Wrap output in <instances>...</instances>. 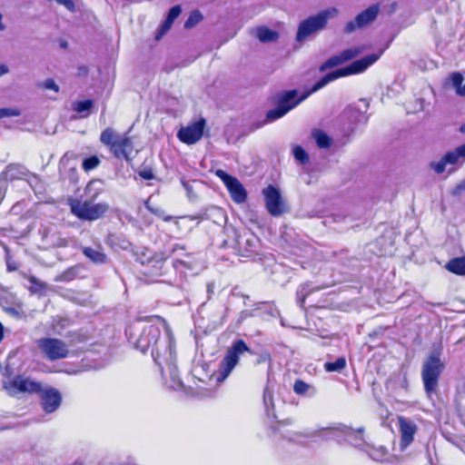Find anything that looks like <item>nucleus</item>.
I'll use <instances>...</instances> for the list:
<instances>
[{
	"instance_id": "393cba45",
	"label": "nucleus",
	"mask_w": 465,
	"mask_h": 465,
	"mask_svg": "<svg viewBox=\"0 0 465 465\" xmlns=\"http://www.w3.org/2000/svg\"><path fill=\"white\" fill-rule=\"evenodd\" d=\"M312 136L320 148H328L331 145L330 137L321 130H315Z\"/></svg>"
},
{
	"instance_id": "f8f14e48",
	"label": "nucleus",
	"mask_w": 465,
	"mask_h": 465,
	"mask_svg": "<svg viewBox=\"0 0 465 465\" xmlns=\"http://www.w3.org/2000/svg\"><path fill=\"white\" fill-rule=\"evenodd\" d=\"M262 193L268 212L273 216H279L286 212L284 201L280 191L272 185L263 189Z\"/></svg>"
},
{
	"instance_id": "f3484780",
	"label": "nucleus",
	"mask_w": 465,
	"mask_h": 465,
	"mask_svg": "<svg viewBox=\"0 0 465 465\" xmlns=\"http://www.w3.org/2000/svg\"><path fill=\"white\" fill-rule=\"evenodd\" d=\"M399 426L401 431L400 446L401 450H404L413 441L417 426L414 421L404 417H399Z\"/></svg>"
},
{
	"instance_id": "4be33fe9",
	"label": "nucleus",
	"mask_w": 465,
	"mask_h": 465,
	"mask_svg": "<svg viewBox=\"0 0 465 465\" xmlns=\"http://www.w3.org/2000/svg\"><path fill=\"white\" fill-rule=\"evenodd\" d=\"M445 268L457 275H465V256L457 257L450 260Z\"/></svg>"
},
{
	"instance_id": "ddd939ff",
	"label": "nucleus",
	"mask_w": 465,
	"mask_h": 465,
	"mask_svg": "<svg viewBox=\"0 0 465 465\" xmlns=\"http://www.w3.org/2000/svg\"><path fill=\"white\" fill-rule=\"evenodd\" d=\"M465 161V148L460 145L445 153L438 162H431L430 168L438 174L445 172L448 165L462 163Z\"/></svg>"
},
{
	"instance_id": "4468645a",
	"label": "nucleus",
	"mask_w": 465,
	"mask_h": 465,
	"mask_svg": "<svg viewBox=\"0 0 465 465\" xmlns=\"http://www.w3.org/2000/svg\"><path fill=\"white\" fill-rule=\"evenodd\" d=\"M379 11H380V8H379L378 5H371L366 10L360 13L355 17L354 20H351L345 25V27H344L345 33L351 34L357 29L363 28L364 26L370 25L376 19L378 14H379Z\"/></svg>"
},
{
	"instance_id": "c85d7f7f",
	"label": "nucleus",
	"mask_w": 465,
	"mask_h": 465,
	"mask_svg": "<svg viewBox=\"0 0 465 465\" xmlns=\"http://www.w3.org/2000/svg\"><path fill=\"white\" fill-rule=\"evenodd\" d=\"M342 63H344V61H343L341 54L338 55H334V56L331 57L330 59H328L325 63H323L320 66V71L323 72V71L327 70L328 68L337 66Z\"/></svg>"
},
{
	"instance_id": "0eeeda50",
	"label": "nucleus",
	"mask_w": 465,
	"mask_h": 465,
	"mask_svg": "<svg viewBox=\"0 0 465 465\" xmlns=\"http://www.w3.org/2000/svg\"><path fill=\"white\" fill-rule=\"evenodd\" d=\"M36 344L45 358L49 361L64 359L69 355L67 344L56 338H42Z\"/></svg>"
},
{
	"instance_id": "4c0bfd02",
	"label": "nucleus",
	"mask_w": 465,
	"mask_h": 465,
	"mask_svg": "<svg viewBox=\"0 0 465 465\" xmlns=\"http://www.w3.org/2000/svg\"><path fill=\"white\" fill-rule=\"evenodd\" d=\"M462 191H465V180L461 181L455 186V188L452 190V194L459 195Z\"/></svg>"
},
{
	"instance_id": "9d476101",
	"label": "nucleus",
	"mask_w": 465,
	"mask_h": 465,
	"mask_svg": "<svg viewBox=\"0 0 465 465\" xmlns=\"http://www.w3.org/2000/svg\"><path fill=\"white\" fill-rule=\"evenodd\" d=\"M215 174L223 182L235 203H242L246 200V191L237 178L220 169L215 171Z\"/></svg>"
},
{
	"instance_id": "cd10ccee",
	"label": "nucleus",
	"mask_w": 465,
	"mask_h": 465,
	"mask_svg": "<svg viewBox=\"0 0 465 465\" xmlns=\"http://www.w3.org/2000/svg\"><path fill=\"white\" fill-rule=\"evenodd\" d=\"M94 103L92 100L80 101L74 104V110L83 116H87L89 110L92 108Z\"/></svg>"
},
{
	"instance_id": "a19ab883",
	"label": "nucleus",
	"mask_w": 465,
	"mask_h": 465,
	"mask_svg": "<svg viewBox=\"0 0 465 465\" xmlns=\"http://www.w3.org/2000/svg\"><path fill=\"white\" fill-rule=\"evenodd\" d=\"M140 176L143 177L145 180H151L153 178V174L151 171H142L140 172Z\"/></svg>"
},
{
	"instance_id": "ea45409f",
	"label": "nucleus",
	"mask_w": 465,
	"mask_h": 465,
	"mask_svg": "<svg viewBox=\"0 0 465 465\" xmlns=\"http://www.w3.org/2000/svg\"><path fill=\"white\" fill-rule=\"evenodd\" d=\"M263 401L266 406L272 403V393L265 390L263 393Z\"/></svg>"
},
{
	"instance_id": "423d86ee",
	"label": "nucleus",
	"mask_w": 465,
	"mask_h": 465,
	"mask_svg": "<svg viewBox=\"0 0 465 465\" xmlns=\"http://www.w3.org/2000/svg\"><path fill=\"white\" fill-rule=\"evenodd\" d=\"M247 351H250V349L242 340L234 341L232 346L227 349L223 359L219 364L221 377H219L218 380H225L238 364L240 357Z\"/></svg>"
},
{
	"instance_id": "c03bdc74",
	"label": "nucleus",
	"mask_w": 465,
	"mask_h": 465,
	"mask_svg": "<svg viewBox=\"0 0 465 465\" xmlns=\"http://www.w3.org/2000/svg\"><path fill=\"white\" fill-rule=\"evenodd\" d=\"M3 15L0 14V31H4L5 29V25L2 22Z\"/></svg>"
},
{
	"instance_id": "bb28decb",
	"label": "nucleus",
	"mask_w": 465,
	"mask_h": 465,
	"mask_svg": "<svg viewBox=\"0 0 465 465\" xmlns=\"http://www.w3.org/2000/svg\"><path fill=\"white\" fill-rule=\"evenodd\" d=\"M144 204L149 212L157 215L158 217H161L163 221L170 222L173 219V216L165 215V213L162 208L152 205L151 198H149Z\"/></svg>"
},
{
	"instance_id": "6ab92c4d",
	"label": "nucleus",
	"mask_w": 465,
	"mask_h": 465,
	"mask_svg": "<svg viewBox=\"0 0 465 465\" xmlns=\"http://www.w3.org/2000/svg\"><path fill=\"white\" fill-rule=\"evenodd\" d=\"M181 12L182 8L180 5H174L169 10L167 17L164 23L162 25L160 31L156 35V40H159L163 35H165L169 31L174 20L180 15Z\"/></svg>"
},
{
	"instance_id": "49530a36",
	"label": "nucleus",
	"mask_w": 465,
	"mask_h": 465,
	"mask_svg": "<svg viewBox=\"0 0 465 465\" xmlns=\"http://www.w3.org/2000/svg\"><path fill=\"white\" fill-rule=\"evenodd\" d=\"M177 249L183 250V247L175 246V247H173V251L175 252Z\"/></svg>"
},
{
	"instance_id": "09e8293b",
	"label": "nucleus",
	"mask_w": 465,
	"mask_h": 465,
	"mask_svg": "<svg viewBox=\"0 0 465 465\" xmlns=\"http://www.w3.org/2000/svg\"><path fill=\"white\" fill-rule=\"evenodd\" d=\"M462 146L465 148V144H462Z\"/></svg>"
},
{
	"instance_id": "58836bf2",
	"label": "nucleus",
	"mask_w": 465,
	"mask_h": 465,
	"mask_svg": "<svg viewBox=\"0 0 465 465\" xmlns=\"http://www.w3.org/2000/svg\"><path fill=\"white\" fill-rule=\"evenodd\" d=\"M30 282L35 285L33 287L34 292L40 291L45 287V285L42 282H38L35 277H31Z\"/></svg>"
},
{
	"instance_id": "dca6fc26",
	"label": "nucleus",
	"mask_w": 465,
	"mask_h": 465,
	"mask_svg": "<svg viewBox=\"0 0 465 465\" xmlns=\"http://www.w3.org/2000/svg\"><path fill=\"white\" fill-rule=\"evenodd\" d=\"M39 392H41L42 405L45 412L51 413L59 408L62 396L56 389L48 387L41 389Z\"/></svg>"
},
{
	"instance_id": "a211bd4d",
	"label": "nucleus",
	"mask_w": 465,
	"mask_h": 465,
	"mask_svg": "<svg viewBox=\"0 0 465 465\" xmlns=\"http://www.w3.org/2000/svg\"><path fill=\"white\" fill-rule=\"evenodd\" d=\"M252 34L262 43H275L279 39V34L277 31L270 29L264 25L257 26L252 29Z\"/></svg>"
},
{
	"instance_id": "72a5a7b5",
	"label": "nucleus",
	"mask_w": 465,
	"mask_h": 465,
	"mask_svg": "<svg viewBox=\"0 0 465 465\" xmlns=\"http://www.w3.org/2000/svg\"><path fill=\"white\" fill-rule=\"evenodd\" d=\"M100 163V160L96 156H91L84 160L83 169L86 172L94 170Z\"/></svg>"
},
{
	"instance_id": "6e6552de",
	"label": "nucleus",
	"mask_w": 465,
	"mask_h": 465,
	"mask_svg": "<svg viewBox=\"0 0 465 465\" xmlns=\"http://www.w3.org/2000/svg\"><path fill=\"white\" fill-rule=\"evenodd\" d=\"M4 388L11 396H16L19 393L39 392L42 389L41 384L35 380L23 375H18L13 379L4 381Z\"/></svg>"
},
{
	"instance_id": "a18cd8bd",
	"label": "nucleus",
	"mask_w": 465,
	"mask_h": 465,
	"mask_svg": "<svg viewBox=\"0 0 465 465\" xmlns=\"http://www.w3.org/2000/svg\"><path fill=\"white\" fill-rule=\"evenodd\" d=\"M3 325L0 323V341H2L3 339Z\"/></svg>"
},
{
	"instance_id": "f03ea898",
	"label": "nucleus",
	"mask_w": 465,
	"mask_h": 465,
	"mask_svg": "<svg viewBox=\"0 0 465 465\" xmlns=\"http://www.w3.org/2000/svg\"><path fill=\"white\" fill-rule=\"evenodd\" d=\"M165 330V336L161 339V330L159 326L150 325L143 330L142 334L135 341V347L142 352L151 350V354L155 363L160 367L162 375H164L163 366L167 368L172 379L176 383V367L174 341L173 334L166 322L156 316ZM180 382L177 381V384Z\"/></svg>"
},
{
	"instance_id": "5701e85b",
	"label": "nucleus",
	"mask_w": 465,
	"mask_h": 465,
	"mask_svg": "<svg viewBox=\"0 0 465 465\" xmlns=\"http://www.w3.org/2000/svg\"><path fill=\"white\" fill-rule=\"evenodd\" d=\"M24 174L23 167L9 165L6 170L0 174V183L7 180L20 179Z\"/></svg>"
},
{
	"instance_id": "c756f323",
	"label": "nucleus",
	"mask_w": 465,
	"mask_h": 465,
	"mask_svg": "<svg viewBox=\"0 0 465 465\" xmlns=\"http://www.w3.org/2000/svg\"><path fill=\"white\" fill-rule=\"evenodd\" d=\"M109 243L112 246H114L115 248H120L122 250H128L129 247L131 246V243L127 240L121 239L114 235L110 236Z\"/></svg>"
},
{
	"instance_id": "b1692460",
	"label": "nucleus",
	"mask_w": 465,
	"mask_h": 465,
	"mask_svg": "<svg viewBox=\"0 0 465 465\" xmlns=\"http://www.w3.org/2000/svg\"><path fill=\"white\" fill-rule=\"evenodd\" d=\"M364 50H365L364 45L353 46V47L343 50L341 53V54L345 63L349 60H351V59L359 56L361 54H362L364 52Z\"/></svg>"
},
{
	"instance_id": "412c9836",
	"label": "nucleus",
	"mask_w": 465,
	"mask_h": 465,
	"mask_svg": "<svg viewBox=\"0 0 465 465\" xmlns=\"http://www.w3.org/2000/svg\"><path fill=\"white\" fill-rule=\"evenodd\" d=\"M84 254L94 263L102 264L106 262V255L104 253L101 247L93 249L91 247H83Z\"/></svg>"
},
{
	"instance_id": "37998d69",
	"label": "nucleus",
	"mask_w": 465,
	"mask_h": 465,
	"mask_svg": "<svg viewBox=\"0 0 465 465\" xmlns=\"http://www.w3.org/2000/svg\"><path fill=\"white\" fill-rule=\"evenodd\" d=\"M67 245V241L65 239H62L60 238L57 242V243H55V246L56 247H64Z\"/></svg>"
},
{
	"instance_id": "7c9ffc66",
	"label": "nucleus",
	"mask_w": 465,
	"mask_h": 465,
	"mask_svg": "<svg viewBox=\"0 0 465 465\" xmlns=\"http://www.w3.org/2000/svg\"><path fill=\"white\" fill-rule=\"evenodd\" d=\"M203 19L202 14L198 10H194L191 13L190 16L184 23L185 28H192L196 25Z\"/></svg>"
},
{
	"instance_id": "1a4fd4ad",
	"label": "nucleus",
	"mask_w": 465,
	"mask_h": 465,
	"mask_svg": "<svg viewBox=\"0 0 465 465\" xmlns=\"http://www.w3.org/2000/svg\"><path fill=\"white\" fill-rule=\"evenodd\" d=\"M72 213L83 220H96L104 214L108 210L106 203H90L88 202H75L71 204Z\"/></svg>"
},
{
	"instance_id": "f257e3e1",
	"label": "nucleus",
	"mask_w": 465,
	"mask_h": 465,
	"mask_svg": "<svg viewBox=\"0 0 465 465\" xmlns=\"http://www.w3.org/2000/svg\"><path fill=\"white\" fill-rule=\"evenodd\" d=\"M382 52L371 54L356 60L347 66L339 68L333 72L327 74L320 79L310 91L302 94L297 98L298 92L296 90L286 91L280 94L278 106L270 110L266 114V119L269 122L275 121L285 115L292 109L296 107L299 104L304 101L310 94L315 93L324 87L327 84L340 78L351 74H358L363 73L367 68L376 63L381 57Z\"/></svg>"
},
{
	"instance_id": "7ed1b4c3",
	"label": "nucleus",
	"mask_w": 465,
	"mask_h": 465,
	"mask_svg": "<svg viewBox=\"0 0 465 465\" xmlns=\"http://www.w3.org/2000/svg\"><path fill=\"white\" fill-rule=\"evenodd\" d=\"M100 141L109 147L115 157L127 161L131 158L134 145L131 137L126 134H117L114 129L108 127L102 132Z\"/></svg>"
},
{
	"instance_id": "a878e982",
	"label": "nucleus",
	"mask_w": 465,
	"mask_h": 465,
	"mask_svg": "<svg viewBox=\"0 0 465 465\" xmlns=\"http://www.w3.org/2000/svg\"><path fill=\"white\" fill-rule=\"evenodd\" d=\"M345 366H346V360L344 357H340L333 362H325L324 363V369L326 371H329V372L341 371L342 369L345 368Z\"/></svg>"
},
{
	"instance_id": "39448f33",
	"label": "nucleus",
	"mask_w": 465,
	"mask_h": 465,
	"mask_svg": "<svg viewBox=\"0 0 465 465\" xmlns=\"http://www.w3.org/2000/svg\"><path fill=\"white\" fill-rule=\"evenodd\" d=\"M444 369V364L435 353L431 354L423 363L421 377L424 389L428 396L434 392L438 386L440 375Z\"/></svg>"
},
{
	"instance_id": "c9c22d12",
	"label": "nucleus",
	"mask_w": 465,
	"mask_h": 465,
	"mask_svg": "<svg viewBox=\"0 0 465 465\" xmlns=\"http://www.w3.org/2000/svg\"><path fill=\"white\" fill-rule=\"evenodd\" d=\"M40 85L45 89L52 90L55 93L59 92L58 84L52 78L45 79Z\"/></svg>"
},
{
	"instance_id": "f704fd0d",
	"label": "nucleus",
	"mask_w": 465,
	"mask_h": 465,
	"mask_svg": "<svg viewBox=\"0 0 465 465\" xmlns=\"http://www.w3.org/2000/svg\"><path fill=\"white\" fill-rule=\"evenodd\" d=\"M21 114V110L16 107L0 108V119L20 116Z\"/></svg>"
},
{
	"instance_id": "aec40b11",
	"label": "nucleus",
	"mask_w": 465,
	"mask_h": 465,
	"mask_svg": "<svg viewBox=\"0 0 465 465\" xmlns=\"http://www.w3.org/2000/svg\"><path fill=\"white\" fill-rule=\"evenodd\" d=\"M367 454L376 461H392L388 450L383 446H366L364 450Z\"/></svg>"
},
{
	"instance_id": "2eb2a0df",
	"label": "nucleus",
	"mask_w": 465,
	"mask_h": 465,
	"mask_svg": "<svg viewBox=\"0 0 465 465\" xmlns=\"http://www.w3.org/2000/svg\"><path fill=\"white\" fill-rule=\"evenodd\" d=\"M204 125L205 121L202 118L185 127H182L177 133V137L186 144H193L202 138Z\"/></svg>"
},
{
	"instance_id": "2f4dec72",
	"label": "nucleus",
	"mask_w": 465,
	"mask_h": 465,
	"mask_svg": "<svg viewBox=\"0 0 465 465\" xmlns=\"http://www.w3.org/2000/svg\"><path fill=\"white\" fill-rule=\"evenodd\" d=\"M311 389V385L301 380H297L293 385V391L298 395H306L307 393H309Z\"/></svg>"
},
{
	"instance_id": "79ce46f5",
	"label": "nucleus",
	"mask_w": 465,
	"mask_h": 465,
	"mask_svg": "<svg viewBox=\"0 0 465 465\" xmlns=\"http://www.w3.org/2000/svg\"><path fill=\"white\" fill-rule=\"evenodd\" d=\"M9 72L8 66L5 64L0 65V76L6 74Z\"/></svg>"
},
{
	"instance_id": "20e7f679",
	"label": "nucleus",
	"mask_w": 465,
	"mask_h": 465,
	"mask_svg": "<svg viewBox=\"0 0 465 465\" xmlns=\"http://www.w3.org/2000/svg\"><path fill=\"white\" fill-rule=\"evenodd\" d=\"M338 14L339 10L336 7H330L303 20L298 27L297 41H303L311 35L322 30L326 26L328 20L336 17Z\"/></svg>"
},
{
	"instance_id": "e433bc0d",
	"label": "nucleus",
	"mask_w": 465,
	"mask_h": 465,
	"mask_svg": "<svg viewBox=\"0 0 465 465\" xmlns=\"http://www.w3.org/2000/svg\"><path fill=\"white\" fill-rule=\"evenodd\" d=\"M74 272L73 270L70 269L68 271H65L64 272L61 273L59 276L55 278L56 282H68L71 281L74 278Z\"/></svg>"
},
{
	"instance_id": "de8ad7c7",
	"label": "nucleus",
	"mask_w": 465,
	"mask_h": 465,
	"mask_svg": "<svg viewBox=\"0 0 465 465\" xmlns=\"http://www.w3.org/2000/svg\"><path fill=\"white\" fill-rule=\"evenodd\" d=\"M460 131H461L462 133H465V125H462V126L460 127Z\"/></svg>"
},
{
	"instance_id": "9b49d317",
	"label": "nucleus",
	"mask_w": 465,
	"mask_h": 465,
	"mask_svg": "<svg viewBox=\"0 0 465 465\" xmlns=\"http://www.w3.org/2000/svg\"><path fill=\"white\" fill-rule=\"evenodd\" d=\"M321 430H330L335 435L342 434L348 442L360 449L364 448L365 450L366 446H368L364 440L363 428L354 430L346 425L339 424L336 427L322 429Z\"/></svg>"
},
{
	"instance_id": "473e14b6",
	"label": "nucleus",
	"mask_w": 465,
	"mask_h": 465,
	"mask_svg": "<svg viewBox=\"0 0 465 465\" xmlns=\"http://www.w3.org/2000/svg\"><path fill=\"white\" fill-rule=\"evenodd\" d=\"M292 153H293L294 158L298 162H300L302 163H305L309 161L308 154L302 146H299V145L294 146Z\"/></svg>"
}]
</instances>
